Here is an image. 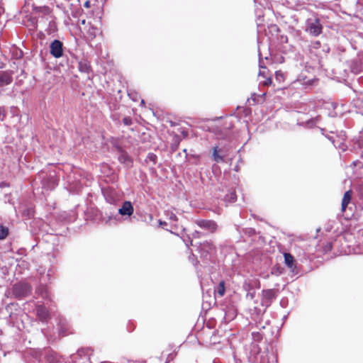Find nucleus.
Wrapping results in <instances>:
<instances>
[{
  "mask_svg": "<svg viewBox=\"0 0 363 363\" xmlns=\"http://www.w3.org/2000/svg\"><path fill=\"white\" fill-rule=\"evenodd\" d=\"M12 71H0V87L10 84L13 81Z\"/></svg>",
  "mask_w": 363,
  "mask_h": 363,
  "instance_id": "obj_6",
  "label": "nucleus"
},
{
  "mask_svg": "<svg viewBox=\"0 0 363 363\" xmlns=\"http://www.w3.org/2000/svg\"><path fill=\"white\" fill-rule=\"evenodd\" d=\"M36 313L37 316L42 322H48V320L50 318L49 311L45 306L43 305L37 306Z\"/></svg>",
  "mask_w": 363,
  "mask_h": 363,
  "instance_id": "obj_7",
  "label": "nucleus"
},
{
  "mask_svg": "<svg viewBox=\"0 0 363 363\" xmlns=\"http://www.w3.org/2000/svg\"><path fill=\"white\" fill-rule=\"evenodd\" d=\"M284 263L289 268H293L295 266L294 257L288 252L284 253Z\"/></svg>",
  "mask_w": 363,
  "mask_h": 363,
  "instance_id": "obj_15",
  "label": "nucleus"
},
{
  "mask_svg": "<svg viewBox=\"0 0 363 363\" xmlns=\"http://www.w3.org/2000/svg\"><path fill=\"white\" fill-rule=\"evenodd\" d=\"M157 157L155 154L150 152L147 155L146 161H150L155 164L157 162Z\"/></svg>",
  "mask_w": 363,
  "mask_h": 363,
  "instance_id": "obj_23",
  "label": "nucleus"
},
{
  "mask_svg": "<svg viewBox=\"0 0 363 363\" xmlns=\"http://www.w3.org/2000/svg\"><path fill=\"white\" fill-rule=\"evenodd\" d=\"M235 316V311L233 310V313H232V318H233Z\"/></svg>",
  "mask_w": 363,
  "mask_h": 363,
  "instance_id": "obj_37",
  "label": "nucleus"
},
{
  "mask_svg": "<svg viewBox=\"0 0 363 363\" xmlns=\"http://www.w3.org/2000/svg\"><path fill=\"white\" fill-rule=\"evenodd\" d=\"M166 222H162V221H160V225H166Z\"/></svg>",
  "mask_w": 363,
  "mask_h": 363,
  "instance_id": "obj_36",
  "label": "nucleus"
},
{
  "mask_svg": "<svg viewBox=\"0 0 363 363\" xmlns=\"http://www.w3.org/2000/svg\"><path fill=\"white\" fill-rule=\"evenodd\" d=\"M171 218L172 219H176V216L175 215H172V216H171Z\"/></svg>",
  "mask_w": 363,
  "mask_h": 363,
  "instance_id": "obj_38",
  "label": "nucleus"
},
{
  "mask_svg": "<svg viewBox=\"0 0 363 363\" xmlns=\"http://www.w3.org/2000/svg\"><path fill=\"white\" fill-rule=\"evenodd\" d=\"M194 236L195 238H199V237H200V233H199V231L196 230V231L194 232Z\"/></svg>",
  "mask_w": 363,
  "mask_h": 363,
  "instance_id": "obj_33",
  "label": "nucleus"
},
{
  "mask_svg": "<svg viewBox=\"0 0 363 363\" xmlns=\"http://www.w3.org/2000/svg\"><path fill=\"white\" fill-rule=\"evenodd\" d=\"M31 286L26 282H18L12 287V293L17 298H23L28 296L31 292Z\"/></svg>",
  "mask_w": 363,
  "mask_h": 363,
  "instance_id": "obj_1",
  "label": "nucleus"
},
{
  "mask_svg": "<svg viewBox=\"0 0 363 363\" xmlns=\"http://www.w3.org/2000/svg\"><path fill=\"white\" fill-rule=\"evenodd\" d=\"M225 292V282L220 281L217 286L214 287V294L216 301L218 302L219 298H223Z\"/></svg>",
  "mask_w": 363,
  "mask_h": 363,
  "instance_id": "obj_10",
  "label": "nucleus"
},
{
  "mask_svg": "<svg viewBox=\"0 0 363 363\" xmlns=\"http://www.w3.org/2000/svg\"><path fill=\"white\" fill-rule=\"evenodd\" d=\"M104 197L106 201L111 204H115L119 201V196L117 192L113 189H107L104 191Z\"/></svg>",
  "mask_w": 363,
  "mask_h": 363,
  "instance_id": "obj_9",
  "label": "nucleus"
},
{
  "mask_svg": "<svg viewBox=\"0 0 363 363\" xmlns=\"http://www.w3.org/2000/svg\"><path fill=\"white\" fill-rule=\"evenodd\" d=\"M79 69L82 72L89 73L91 70V65L86 60H82L79 62Z\"/></svg>",
  "mask_w": 363,
  "mask_h": 363,
  "instance_id": "obj_14",
  "label": "nucleus"
},
{
  "mask_svg": "<svg viewBox=\"0 0 363 363\" xmlns=\"http://www.w3.org/2000/svg\"><path fill=\"white\" fill-rule=\"evenodd\" d=\"M89 348H86V349H81V350H78V354L79 355L82 356V354H84V355H89Z\"/></svg>",
  "mask_w": 363,
  "mask_h": 363,
  "instance_id": "obj_26",
  "label": "nucleus"
},
{
  "mask_svg": "<svg viewBox=\"0 0 363 363\" xmlns=\"http://www.w3.org/2000/svg\"><path fill=\"white\" fill-rule=\"evenodd\" d=\"M265 95H266V93H264L262 95H257V94L254 93L251 95V97L249 99V101L252 100L255 103H258V102H259V100L258 99V98L262 99L263 101L264 100L263 98L264 97Z\"/></svg>",
  "mask_w": 363,
  "mask_h": 363,
  "instance_id": "obj_21",
  "label": "nucleus"
},
{
  "mask_svg": "<svg viewBox=\"0 0 363 363\" xmlns=\"http://www.w3.org/2000/svg\"><path fill=\"white\" fill-rule=\"evenodd\" d=\"M275 79L278 81L279 83L284 82V75L281 71L279 70L275 72Z\"/></svg>",
  "mask_w": 363,
  "mask_h": 363,
  "instance_id": "obj_22",
  "label": "nucleus"
},
{
  "mask_svg": "<svg viewBox=\"0 0 363 363\" xmlns=\"http://www.w3.org/2000/svg\"><path fill=\"white\" fill-rule=\"evenodd\" d=\"M253 338L256 341H259L262 339V336L259 333H252Z\"/></svg>",
  "mask_w": 363,
  "mask_h": 363,
  "instance_id": "obj_27",
  "label": "nucleus"
},
{
  "mask_svg": "<svg viewBox=\"0 0 363 363\" xmlns=\"http://www.w3.org/2000/svg\"><path fill=\"white\" fill-rule=\"evenodd\" d=\"M258 77L260 79V83L263 86H269L272 84V75L270 71L266 67H261L258 73Z\"/></svg>",
  "mask_w": 363,
  "mask_h": 363,
  "instance_id": "obj_3",
  "label": "nucleus"
},
{
  "mask_svg": "<svg viewBox=\"0 0 363 363\" xmlns=\"http://www.w3.org/2000/svg\"><path fill=\"white\" fill-rule=\"evenodd\" d=\"M213 363H216V361H213Z\"/></svg>",
  "mask_w": 363,
  "mask_h": 363,
  "instance_id": "obj_40",
  "label": "nucleus"
},
{
  "mask_svg": "<svg viewBox=\"0 0 363 363\" xmlns=\"http://www.w3.org/2000/svg\"><path fill=\"white\" fill-rule=\"evenodd\" d=\"M323 26L318 18H315L313 22L309 23L306 31L309 32L313 36H318L322 32Z\"/></svg>",
  "mask_w": 363,
  "mask_h": 363,
  "instance_id": "obj_4",
  "label": "nucleus"
},
{
  "mask_svg": "<svg viewBox=\"0 0 363 363\" xmlns=\"http://www.w3.org/2000/svg\"><path fill=\"white\" fill-rule=\"evenodd\" d=\"M51 182H52V188H54L57 184V180L54 177H52Z\"/></svg>",
  "mask_w": 363,
  "mask_h": 363,
  "instance_id": "obj_32",
  "label": "nucleus"
},
{
  "mask_svg": "<svg viewBox=\"0 0 363 363\" xmlns=\"http://www.w3.org/2000/svg\"><path fill=\"white\" fill-rule=\"evenodd\" d=\"M359 191H361L362 189L363 191V183L359 185ZM361 193L363 194V191Z\"/></svg>",
  "mask_w": 363,
  "mask_h": 363,
  "instance_id": "obj_35",
  "label": "nucleus"
},
{
  "mask_svg": "<svg viewBox=\"0 0 363 363\" xmlns=\"http://www.w3.org/2000/svg\"><path fill=\"white\" fill-rule=\"evenodd\" d=\"M134 212L133 206L130 201L123 202L121 208L118 209V213L122 216H130Z\"/></svg>",
  "mask_w": 363,
  "mask_h": 363,
  "instance_id": "obj_8",
  "label": "nucleus"
},
{
  "mask_svg": "<svg viewBox=\"0 0 363 363\" xmlns=\"http://www.w3.org/2000/svg\"><path fill=\"white\" fill-rule=\"evenodd\" d=\"M119 155L118 160L121 163L125 164L127 167H130L133 164V160L129 155L121 147L118 148Z\"/></svg>",
  "mask_w": 363,
  "mask_h": 363,
  "instance_id": "obj_11",
  "label": "nucleus"
},
{
  "mask_svg": "<svg viewBox=\"0 0 363 363\" xmlns=\"http://www.w3.org/2000/svg\"><path fill=\"white\" fill-rule=\"evenodd\" d=\"M6 115V109L4 106H0V121L4 120Z\"/></svg>",
  "mask_w": 363,
  "mask_h": 363,
  "instance_id": "obj_24",
  "label": "nucleus"
},
{
  "mask_svg": "<svg viewBox=\"0 0 363 363\" xmlns=\"http://www.w3.org/2000/svg\"><path fill=\"white\" fill-rule=\"evenodd\" d=\"M262 296L265 299L272 301L276 297V292L274 289L263 290Z\"/></svg>",
  "mask_w": 363,
  "mask_h": 363,
  "instance_id": "obj_16",
  "label": "nucleus"
},
{
  "mask_svg": "<svg viewBox=\"0 0 363 363\" xmlns=\"http://www.w3.org/2000/svg\"><path fill=\"white\" fill-rule=\"evenodd\" d=\"M352 194L353 192L352 190H348L344 194L341 203V211L342 212L345 211L348 204L351 202Z\"/></svg>",
  "mask_w": 363,
  "mask_h": 363,
  "instance_id": "obj_12",
  "label": "nucleus"
},
{
  "mask_svg": "<svg viewBox=\"0 0 363 363\" xmlns=\"http://www.w3.org/2000/svg\"><path fill=\"white\" fill-rule=\"evenodd\" d=\"M9 235V228L0 225V240L5 239Z\"/></svg>",
  "mask_w": 363,
  "mask_h": 363,
  "instance_id": "obj_19",
  "label": "nucleus"
},
{
  "mask_svg": "<svg viewBox=\"0 0 363 363\" xmlns=\"http://www.w3.org/2000/svg\"><path fill=\"white\" fill-rule=\"evenodd\" d=\"M123 123L125 125H130L132 124V119L130 117H125L123 119Z\"/></svg>",
  "mask_w": 363,
  "mask_h": 363,
  "instance_id": "obj_28",
  "label": "nucleus"
},
{
  "mask_svg": "<svg viewBox=\"0 0 363 363\" xmlns=\"http://www.w3.org/2000/svg\"><path fill=\"white\" fill-rule=\"evenodd\" d=\"M213 157L216 162H225V154L223 151L220 149L218 147H215L213 149Z\"/></svg>",
  "mask_w": 363,
  "mask_h": 363,
  "instance_id": "obj_13",
  "label": "nucleus"
},
{
  "mask_svg": "<svg viewBox=\"0 0 363 363\" xmlns=\"http://www.w3.org/2000/svg\"><path fill=\"white\" fill-rule=\"evenodd\" d=\"M311 47L314 49H319L321 47V43L319 40L312 43Z\"/></svg>",
  "mask_w": 363,
  "mask_h": 363,
  "instance_id": "obj_29",
  "label": "nucleus"
},
{
  "mask_svg": "<svg viewBox=\"0 0 363 363\" xmlns=\"http://www.w3.org/2000/svg\"><path fill=\"white\" fill-rule=\"evenodd\" d=\"M332 248H333L332 242H328V243L325 245V247H324L323 251H324L325 252H327L330 251V250H332Z\"/></svg>",
  "mask_w": 363,
  "mask_h": 363,
  "instance_id": "obj_30",
  "label": "nucleus"
},
{
  "mask_svg": "<svg viewBox=\"0 0 363 363\" xmlns=\"http://www.w3.org/2000/svg\"><path fill=\"white\" fill-rule=\"evenodd\" d=\"M63 43L59 40H54L50 45V53L55 58L63 56Z\"/></svg>",
  "mask_w": 363,
  "mask_h": 363,
  "instance_id": "obj_2",
  "label": "nucleus"
},
{
  "mask_svg": "<svg viewBox=\"0 0 363 363\" xmlns=\"http://www.w3.org/2000/svg\"><path fill=\"white\" fill-rule=\"evenodd\" d=\"M35 11L36 12L42 13L45 15L49 14L50 13V9L47 6L38 7L35 9Z\"/></svg>",
  "mask_w": 363,
  "mask_h": 363,
  "instance_id": "obj_20",
  "label": "nucleus"
},
{
  "mask_svg": "<svg viewBox=\"0 0 363 363\" xmlns=\"http://www.w3.org/2000/svg\"><path fill=\"white\" fill-rule=\"evenodd\" d=\"M84 7L89 9L91 7V1L89 0L86 1L84 3Z\"/></svg>",
  "mask_w": 363,
  "mask_h": 363,
  "instance_id": "obj_31",
  "label": "nucleus"
},
{
  "mask_svg": "<svg viewBox=\"0 0 363 363\" xmlns=\"http://www.w3.org/2000/svg\"><path fill=\"white\" fill-rule=\"evenodd\" d=\"M230 308H228V317L229 318L230 316H231V314H230Z\"/></svg>",
  "mask_w": 363,
  "mask_h": 363,
  "instance_id": "obj_39",
  "label": "nucleus"
},
{
  "mask_svg": "<svg viewBox=\"0 0 363 363\" xmlns=\"http://www.w3.org/2000/svg\"><path fill=\"white\" fill-rule=\"evenodd\" d=\"M237 199V196L235 191H231L230 194H228V201L234 202Z\"/></svg>",
  "mask_w": 363,
  "mask_h": 363,
  "instance_id": "obj_25",
  "label": "nucleus"
},
{
  "mask_svg": "<svg viewBox=\"0 0 363 363\" xmlns=\"http://www.w3.org/2000/svg\"><path fill=\"white\" fill-rule=\"evenodd\" d=\"M7 184L6 182H1L0 183V188H4L5 186H7Z\"/></svg>",
  "mask_w": 363,
  "mask_h": 363,
  "instance_id": "obj_34",
  "label": "nucleus"
},
{
  "mask_svg": "<svg viewBox=\"0 0 363 363\" xmlns=\"http://www.w3.org/2000/svg\"><path fill=\"white\" fill-rule=\"evenodd\" d=\"M11 56L13 58L18 60L23 57V52L19 48L14 47L11 50Z\"/></svg>",
  "mask_w": 363,
  "mask_h": 363,
  "instance_id": "obj_17",
  "label": "nucleus"
},
{
  "mask_svg": "<svg viewBox=\"0 0 363 363\" xmlns=\"http://www.w3.org/2000/svg\"><path fill=\"white\" fill-rule=\"evenodd\" d=\"M37 292L40 294L42 298H48V291L46 286H40L37 289Z\"/></svg>",
  "mask_w": 363,
  "mask_h": 363,
  "instance_id": "obj_18",
  "label": "nucleus"
},
{
  "mask_svg": "<svg viewBox=\"0 0 363 363\" xmlns=\"http://www.w3.org/2000/svg\"><path fill=\"white\" fill-rule=\"evenodd\" d=\"M195 223L200 228L205 229L211 233H213L217 229V225L213 220H196Z\"/></svg>",
  "mask_w": 363,
  "mask_h": 363,
  "instance_id": "obj_5",
  "label": "nucleus"
}]
</instances>
